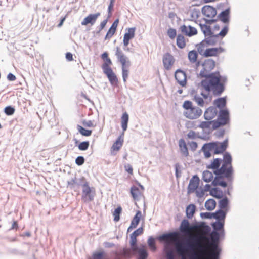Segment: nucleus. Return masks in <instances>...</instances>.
<instances>
[{"instance_id":"obj_1","label":"nucleus","mask_w":259,"mask_h":259,"mask_svg":"<svg viewBox=\"0 0 259 259\" xmlns=\"http://www.w3.org/2000/svg\"><path fill=\"white\" fill-rule=\"evenodd\" d=\"M208 240L206 236L191 235L182 242L175 244L176 252L181 259H197L196 250L201 255H206L209 251V247L202 240Z\"/></svg>"},{"instance_id":"obj_2","label":"nucleus","mask_w":259,"mask_h":259,"mask_svg":"<svg viewBox=\"0 0 259 259\" xmlns=\"http://www.w3.org/2000/svg\"><path fill=\"white\" fill-rule=\"evenodd\" d=\"M232 161V158L230 154L226 152L223 155V160L221 158H215L211 164L207 166V168L213 170V173L215 175L212 182L213 186L226 187L227 185L224 181V178H226L228 182H232L234 170Z\"/></svg>"},{"instance_id":"obj_3","label":"nucleus","mask_w":259,"mask_h":259,"mask_svg":"<svg viewBox=\"0 0 259 259\" xmlns=\"http://www.w3.org/2000/svg\"><path fill=\"white\" fill-rule=\"evenodd\" d=\"M205 79L201 82V85L207 92H212L215 96L220 95L224 91V86L221 82L220 75L219 73H211L207 76H202Z\"/></svg>"},{"instance_id":"obj_4","label":"nucleus","mask_w":259,"mask_h":259,"mask_svg":"<svg viewBox=\"0 0 259 259\" xmlns=\"http://www.w3.org/2000/svg\"><path fill=\"white\" fill-rule=\"evenodd\" d=\"M137 237L130 235V246L131 247L125 248L123 249V254L126 257H130L132 255L138 254L137 259H146L148 257V253L145 249V246L140 245L139 246L137 244Z\"/></svg>"},{"instance_id":"obj_5","label":"nucleus","mask_w":259,"mask_h":259,"mask_svg":"<svg viewBox=\"0 0 259 259\" xmlns=\"http://www.w3.org/2000/svg\"><path fill=\"white\" fill-rule=\"evenodd\" d=\"M178 235L177 232H172L168 233H164L158 237L160 241H165L164 251L165 252L166 259H176L175 255L172 249L170 248V245L174 238Z\"/></svg>"},{"instance_id":"obj_6","label":"nucleus","mask_w":259,"mask_h":259,"mask_svg":"<svg viewBox=\"0 0 259 259\" xmlns=\"http://www.w3.org/2000/svg\"><path fill=\"white\" fill-rule=\"evenodd\" d=\"M80 181L82 183H78V186L82 187L81 199L84 203H88L92 201L95 196V190L94 187L89 186V182L86 181L84 177L80 178Z\"/></svg>"},{"instance_id":"obj_7","label":"nucleus","mask_w":259,"mask_h":259,"mask_svg":"<svg viewBox=\"0 0 259 259\" xmlns=\"http://www.w3.org/2000/svg\"><path fill=\"white\" fill-rule=\"evenodd\" d=\"M220 235L218 232L213 231L210 235V239L211 242L210 243L209 247H211V250H209L210 252L211 259H219L220 249L218 246V243L220 238Z\"/></svg>"},{"instance_id":"obj_8","label":"nucleus","mask_w":259,"mask_h":259,"mask_svg":"<svg viewBox=\"0 0 259 259\" xmlns=\"http://www.w3.org/2000/svg\"><path fill=\"white\" fill-rule=\"evenodd\" d=\"M228 31V27L225 26L219 33L215 34L213 32L211 35L206 36L205 38L204 39V42L208 45H215L219 41V36L221 37H225L227 34Z\"/></svg>"},{"instance_id":"obj_9","label":"nucleus","mask_w":259,"mask_h":259,"mask_svg":"<svg viewBox=\"0 0 259 259\" xmlns=\"http://www.w3.org/2000/svg\"><path fill=\"white\" fill-rule=\"evenodd\" d=\"M229 120V111L227 109L221 110L217 120H214V130L227 124Z\"/></svg>"},{"instance_id":"obj_10","label":"nucleus","mask_w":259,"mask_h":259,"mask_svg":"<svg viewBox=\"0 0 259 259\" xmlns=\"http://www.w3.org/2000/svg\"><path fill=\"white\" fill-rule=\"evenodd\" d=\"M197 226L195 225H191L189 221L187 219H184L181 223L179 230L184 235H189L192 231L196 229Z\"/></svg>"},{"instance_id":"obj_11","label":"nucleus","mask_w":259,"mask_h":259,"mask_svg":"<svg viewBox=\"0 0 259 259\" xmlns=\"http://www.w3.org/2000/svg\"><path fill=\"white\" fill-rule=\"evenodd\" d=\"M203 69L200 71V75L202 76H207L210 75L209 72L212 70L215 66V61L211 59L205 60L202 64Z\"/></svg>"},{"instance_id":"obj_12","label":"nucleus","mask_w":259,"mask_h":259,"mask_svg":"<svg viewBox=\"0 0 259 259\" xmlns=\"http://www.w3.org/2000/svg\"><path fill=\"white\" fill-rule=\"evenodd\" d=\"M202 113V110L197 107H192L190 110L184 112V115L189 119H196Z\"/></svg>"},{"instance_id":"obj_13","label":"nucleus","mask_w":259,"mask_h":259,"mask_svg":"<svg viewBox=\"0 0 259 259\" xmlns=\"http://www.w3.org/2000/svg\"><path fill=\"white\" fill-rule=\"evenodd\" d=\"M199 184V178L197 176H194L190 180L188 186L187 192L191 194L194 192L198 187Z\"/></svg>"},{"instance_id":"obj_14","label":"nucleus","mask_w":259,"mask_h":259,"mask_svg":"<svg viewBox=\"0 0 259 259\" xmlns=\"http://www.w3.org/2000/svg\"><path fill=\"white\" fill-rule=\"evenodd\" d=\"M180 30L183 34L189 37L195 35L197 33V29L190 25H183L180 26Z\"/></svg>"},{"instance_id":"obj_15","label":"nucleus","mask_w":259,"mask_h":259,"mask_svg":"<svg viewBox=\"0 0 259 259\" xmlns=\"http://www.w3.org/2000/svg\"><path fill=\"white\" fill-rule=\"evenodd\" d=\"M101 15L100 12L95 14H90L88 16L85 17L81 22L82 25L85 26L89 24L91 25H94L97 21L98 18Z\"/></svg>"},{"instance_id":"obj_16","label":"nucleus","mask_w":259,"mask_h":259,"mask_svg":"<svg viewBox=\"0 0 259 259\" xmlns=\"http://www.w3.org/2000/svg\"><path fill=\"white\" fill-rule=\"evenodd\" d=\"M175 78L178 83L182 87H185L187 82V76L186 73L181 70H177L175 72Z\"/></svg>"},{"instance_id":"obj_17","label":"nucleus","mask_w":259,"mask_h":259,"mask_svg":"<svg viewBox=\"0 0 259 259\" xmlns=\"http://www.w3.org/2000/svg\"><path fill=\"white\" fill-rule=\"evenodd\" d=\"M163 64L164 67L167 70H170L174 63L173 56L169 53H166L163 57Z\"/></svg>"},{"instance_id":"obj_18","label":"nucleus","mask_w":259,"mask_h":259,"mask_svg":"<svg viewBox=\"0 0 259 259\" xmlns=\"http://www.w3.org/2000/svg\"><path fill=\"white\" fill-rule=\"evenodd\" d=\"M211 143L214 145V149H213L214 154H218L222 153L226 150L227 147L228 141L226 140L221 143L213 142Z\"/></svg>"},{"instance_id":"obj_19","label":"nucleus","mask_w":259,"mask_h":259,"mask_svg":"<svg viewBox=\"0 0 259 259\" xmlns=\"http://www.w3.org/2000/svg\"><path fill=\"white\" fill-rule=\"evenodd\" d=\"M202 14L209 18H213L217 14L216 9L210 6H205L202 9Z\"/></svg>"},{"instance_id":"obj_20","label":"nucleus","mask_w":259,"mask_h":259,"mask_svg":"<svg viewBox=\"0 0 259 259\" xmlns=\"http://www.w3.org/2000/svg\"><path fill=\"white\" fill-rule=\"evenodd\" d=\"M224 51V49L222 47L206 49L203 53V55L206 57L216 56Z\"/></svg>"},{"instance_id":"obj_21","label":"nucleus","mask_w":259,"mask_h":259,"mask_svg":"<svg viewBox=\"0 0 259 259\" xmlns=\"http://www.w3.org/2000/svg\"><path fill=\"white\" fill-rule=\"evenodd\" d=\"M218 110L217 107H210L204 112V117L207 120H210L214 118L218 114Z\"/></svg>"},{"instance_id":"obj_22","label":"nucleus","mask_w":259,"mask_h":259,"mask_svg":"<svg viewBox=\"0 0 259 259\" xmlns=\"http://www.w3.org/2000/svg\"><path fill=\"white\" fill-rule=\"evenodd\" d=\"M127 32L124 34L123 43L125 47H127L129 44L130 39L133 38L135 36L136 28L132 27L127 29Z\"/></svg>"},{"instance_id":"obj_23","label":"nucleus","mask_w":259,"mask_h":259,"mask_svg":"<svg viewBox=\"0 0 259 259\" xmlns=\"http://www.w3.org/2000/svg\"><path fill=\"white\" fill-rule=\"evenodd\" d=\"M103 72L106 75L110 83L112 85H117L118 83V79L115 74L113 72L112 69L104 71Z\"/></svg>"},{"instance_id":"obj_24","label":"nucleus","mask_w":259,"mask_h":259,"mask_svg":"<svg viewBox=\"0 0 259 259\" xmlns=\"http://www.w3.org/2000/svg\"><path fill=\"white\" fill-rule=\"evenodd\" d=\"M142 216V213L140 210L137 211L136 215L133 218L130 226L128 228L127 231L129 232L132 230L133 228H135L138 225L140 218Z\"/></svg>"},{"instance_id":"obj_25","label":"nucleus","mask_w":259,"mask_h":259,"mask_svg":"<svg viewBox=\"0 0 259 259\" xmlns=\"http://www.w3.org/2000/svg\"><path fill=\"white\" fill-rule=\"evenodd\" d=\"M230 12V8L226 9L218 15V18L224 23H228L229 21Z\"/></svg>"},{"instance_id":"obj_26","label":"nucleus","mask_w":259,"mask_h":259,"mask_svg":"<svg viewBox=\"0 0 259 259\" xmlns=\"http://www.w3.org/2000/svg\"><path fill=\"white\" fill-rule=\"evenodd\" d=\"M118 22H119L118 19H116L114 21V22L112 24L111 27L108 31L107 33L105 36V39H109L112 37V36L114 35V34L115 32Z\"/></svg>"},{"instance_id":"obj_27","label":"nucleus","mask_w":259,"mask_h":259,"mask_svg":"<svg viewBox=\"0 0 259 259\" xmlns=\"http://www.w3.org/2000/svg\"><path fill=\"white\" fill-rule=\"evenodd\" d=\"M214 145L211 143L205 144L202 147V150L204 152V156L206 158H209L211 156L210 152L213 151Z\"/></svg>"},{"instance_id":"obj_28","label":"nucleus","mask_w":259,"mask_h":259,"mask_svg":"<svg viewBox=\"0 0 259 259\" xmlns=\"http://www.w3.org/2000/svg\"><path fill=\"white\" fill-rule=\"evenodd\" d=\"M179 146L180 151L185 157L188 156L189 152L186 145V143L183 139H181L179 141Z\"/></svg>"},{"instance_id":"obj_29","label":"nucleus","mask_w":259,"mask_h":259,"mask_svg":"<svg viewBox=\"0 0 259 259\" xmlns=\"http://www.w3.org/2000/svg\"><path fill=\"white\" fill-rule=\"evenodd\" d=\"M193 100L200 107L205 106V103L208 104L209 102L211 100V97H209L208 101H204L203 98L200 95L196 94L195 95L193 98Z\"/></svg>"},{"instance_id":"obj_30","label":"nucleus","mask_w":259,"mask_h":259,"mask_svg":"<svg viewBox=\"0 0 259 259\" xmlns=\"http://www.w3.org/2000/svg\"><path fill=\"white\" fill-rule=\"evenodd\" d=\"M224 225V222H221V221H217L212 224V227L213 229V231H221V236H224L225 232L224 230L223 229Z\"/></svg>"},{"instance_id":"obj_31","label":"nucleus","mask_w":259,"mask_h":259,"mask_svg":"<svg viewBox=\"0 0 259 259\" xmlns=\"http://www.w3.org/2000/svg\"><path fill=\"white\" fill-rule=\"evenodd\" d=\"M115 55L119 62L130 60L128 57L123 53L122 51L118 47L116 48Z\"/></svg>"},{"instance_id":"obj_32","label":"nucleus","mask_w":259,"mask_h":259,"mask_svg":"<svg viewBox=\"0 0 259 259\" xmlns=\"http://www.w3.org/2000/svg\"><path fill=\"white\" fill-rule=\"evenodd\" d=\"M131 193L135 200L138 201L142 197V194L139 189L136 186H133L131 188Z\"/></svg>"},{"instance_id":"obj_33","label":"nucleus","mask_w":259,"mask_h":259,"mask_svg":"<svg viewBox=\"0 0 259 259\" xmlns=\"http://www.w3.org/2000/svg\"><path fill=\"white\" fill-rule=\"evenodd\" d=\"M213 104L216 106L217 108H219L220 110H223L224 107L226 105V100L225 97L219 98L213 101Z\"/></svg>"},{"instance_id":"obj_34","label":"nucleus","mask_w":259,"mask_h":259,"mask_svg":"<svg viewBox=\"0 0 259 259\" xmlns=\"http://www.w3.org/2000/svg\"><path fill=\"white\" fill-rule=\"evenodd\" d=\"M226 213L222 210L219 209L213 213V218L219 221H223L224 222V220L226 218Z\"/></svg>"},{"instance_id":"obj_35","label":"nucleus","mask_w":259,"mask_h":259,"mask_svg":"<svg viewBox=\"0 0 259 259\" xmlns=\"http://www.w3.org/2000/svg\"><path fill=\"white\" fill-rule=\"evenodd\" d=\"M200 27L205 37L212 34L213 31H212L210 26L205 24H200Z\"/></svg>"},{"instance_id":"obj_36","label":"nucleus","mask_w":259,"mask_h":259,"mask_svg":"<svg viewBox=\"0 0 259 259\" xmlns=\"http://www.w3.org/2000/svg\"><path fill=\"white\" fill-rule=\"evenodd\" d=\"M196 207L194 204L189 205L186 210V215L188 219H191L195 212Z\"/></svg>"},{"instance_id":"obj_37","label":"nucleus","mask_w":259,"mask_h":259,"mask_svg":"<svg viewBox=\"0 0 259 259\" xmlns=\"http://www.w3.org/2000/svg\"><path fill=\"white\" fill-rule=\"evenodd\" d=\"M128 122V115L126 112H125L122 114L121 117V126L123 131L127 130Z\"/></svg>"},{"instance_id":"obj_38","label":"nucleus","mask_w":259,"mask_h":259,"mask_svg":"<svg viewBox=\"0 0 259 259\" xmlns=\"http://www.w3.org/2000/svg\"><path fill=\"white\" fill-rule=\"evenodd\" d=\"M202 178L204 182H210L213 180V175L211 172L205 170L203 172Z\"/></svg>"},{"instance_id":"obj_39","label":"nucleus","mask_w":259,"mask_h":259,"mask_svg":"<svg viewBox=\"0 0 259 259\" xmlns=\"http://www.w3.org/2000/svg\"><path fill=\"white\" fill-rule=\"evenodd\" d=\"M210 194L217 198H221L223 196L222 191L218 188H212L210 190Z\"/></svg>"},{"instance_id":"obj_40","label":"nucleus","mask_w":259,"mask_h":259,"mask_svg":"<svg viewBox=\"0 0 259 259\" xmlns=\"http://www.w3.org/2000/svg\"><path fill=\"white\" fill-rule=\"evenodd\" d=\"M215 201L213 199H209L207 200L205 203V206L208 210H213L215 208Z\"/></svg>"},{"instance_id":"obj_41","label":"nucleus","mask_w":259,"mask_h":259,"mask_svg":"<svg viewBox=\"0 0 259 259\" xmlns=\"http://www.w3.org/2000/svg\"><path fill=\"white\" fill-rule=\"evenodd\" d=\"M212 125V127L214 129V120L207 121H202L200 123V124L198 126L199 127L201 128L202 129L205 128H210L211 127V125Z\"/></svg>"},{"instance_id":"obj_42","label":"nucleus","mask_w":259,"mask_h":259,"mask_svg":"<svg viewBox=\"0 0 259 259\" xmlns=\"http://www.w3.org/2000/svg\"><path fill=\"white\" fill-rule=\"evenodd\" d=\"M177 45L181 48H184L186 46V42L184 36L181 34H178L177 37Z\"/></svg>"},{"instance_id":"obj_43","label":"nucleus","mask_w":259,"mask_h":259,"mask_svg":"<svg viewBox=\"0 0 259 259\" xmlns=\"http://www.w3.org/2000/svg\"><path fill=\"white\" fill-rule=\"evenodd\" d=\"M122 142H123V140H121L120 138H119L115 141V142L114 143V144L112 146V147H111L112 151H118L120 149V148L121 147V146L122 145Z\"/></svg>"},{"instance_id":"obj_44","label":"nucleus","mask_w":259,"mask_h":259,"mask_svg":"<svg viewBox=\"0 0 259 259\" xmlns=\"http://www.w3.org/2000/svg\"><path fill=\"white\" fill-rule=\"evenodd\" d=\"M112 64V61L111 59L109 58H107L104 60V63L102 64V68L103 69V71H106L108 70H111L112 68L110 67V65Z\"/></svg>"},{"instance_id":"obj_45","label":"nucleus","mask_w":259,"mask_h":259,"mask_svg":"<svg viewBox=\"0 0 259 259\" xmlns=\"http://www.w3.org/2000/svg\"><path fill=\"white\" fill-rule=\"evenodd\" d=\"M77 129L78 130V132L83 136H89L92 134L91 130L85 129L79 125H77Z\"/></svg>"},{"instance_id":"obj_46","label":"nucleus","mask_w":259,"mask_h":259,"mask_svg":"<svg viewBox=\"0 0 259 259\" xmlns=\"http://www.w3.org/2000/svg\"><path fill=\"white\" fill-rule=\"evenodd\" d=\"M197 58V53L196 51L192 50L188 53V58L190 61L192 63H195L196 61Z\"/></svg>"},{"instance_id":"obj_47","label":"nucleus","mask_w":259,"mask_h":259,"mask_svg":"<svg viewBox=\"0 0 259 259\" xmlns=\"http://www.w3.org/2000/svg\"><path fill=\"white\" fill-rule=\"evenodd\" d=\"M228 199L227 197L223 198L219 202L218 207L222 210L225 208L228 204Z\"/></svg>"},{"instance_id":"obj_48","label":"nucleus","mask_w":259,"mask_h":259,"mask_svg":"<svg viewBox=\"0 0 259 259\" xmlns=\"http://www.w3.org/2000/svg\"><path fill=\"white\" fill-rule=\"evenodd\" d=\"M122 208L120 206L116 208L113 212L114 221L117 222L120 219V214L121 212Z\"/></svg>"},{"instance_id":"obj_49","label":"nucleus","mask_w":259,"mask_h":259,"mask_svg":"<svg viewBox=\"0 0 259 259\" xmlns=\"http://www.w3.org/2000/svg\"><path fill=\"white\" fill-rule=\"evenodd\" d=\"M148 244L152 251H155L156 247L155 244V239L152 237H150L148 240Z\"/></svg>"},{"instance_id":"obj_50","label":"nucleus","mask_w":259,"mask_h":259,"mask_svg":"<svg viewBox=\"0 0 259 259\" xmlns=\"http://www.w3.org/2000/svg\"><path fill=\"white\" fill-rule=\"evenodd\" d=\"M80 182L82 183V181H80V179H78V180H76V178H74V179H72L70 181H68L67 182V184H68V187H70L71 188H72L74 187V186L75 185L77 186H78L77 185V183H80Z\"/></svg>"},{"instance_id":"obj_51","label":"nucleus","mask_w":259,"mask_h":259,"mask_svg":"<svg viewBox=\"0 0 259 259\" xmlns=\"http://www.w3.org/2000/svg\"><path fill=\"white\" fill-rule=\"evenodd\" d=\"M89 147V141H84L81 142L78 145V149L81 151H85Z\"/></svg>"},{"instance_id":"obj_52","label":"nucleus","mask_w":259,"mask_h":259,"mask_svg":"<svg viewBox=\"0 0 259 259\" xmlns=\"http://www.w3.org/2000/svg\"><path fill=\"white\" fill-rule=\"evenodd\" d=\"M206 45L207 44H206L205 42H204V40H203L198 45V47H197V50L200 54L203 55V53L205 51L204 49L206 47Z\"/></svg>"},{"instance_id":"obj_53","label":"nucleus","mask_w":259,"mask_h":259,"mask_svg":"<svg viewBox=\"0 0 259 259\" xmlns=\"http://www.w3.org/2000/svg\"><path fill=\"white\" fill-rule=\"evenodd\" d=\"M5 113L7 115H12L15 112V109L11 106H7L5 108Z\"/></svg>"},{"instance_id":"obj_54","label":"nucleus","mask_w":259,"mask_h":259,"mask_svg":"<svg viewBox=\"0 0 259 259\" xmlns=\"http://www.w3.org/2000/svg\"><path fill=\"white\" fill-rule=\"evenodd\" d=\"M167 35L170 39H174L177 35L176 30L174 28H169L167 31Z\"/></svg>"},{"instance_id":"obj_55","label":"nucleus","mask_w":259,"mask_h":259,"mask_svg":"<svg viewBox=\"0 0 259 259\" xmlns=\"http://www.w3.org/2000/svg\"><path fill=\"white\" fill-rule=\"evenodd\" d=\"M121 64L122 70L128 69L131 66L130 60L120 62Z\"/></svg>"},{"instance_id":"obj_56","label":"nucleus","mask_w":259,"mask_h":259,"mask_svg":"<svg viewBox=\"0 0 259 259\" xmlns=\"http://www.w3.org/2000/svg\"><path fill=\"white\" fill-rule=\"evenodd\" d=\"M183 107L186 110V111H188L193 107L192 103L191 101H185L183 103Z\"/></svg>"},{"instance_id":"obj_57","label":"nucleus","mask_w":259,"mask_h":259,"mask_svg":"<svg viewBox=\"0 0 259 259\" xmlns=\"http://www.w3.org/2000/svg\"><path fill=\"white\" fill-rule=\"evenodd\" d=\"M200 217L203 219H212L213 218V213L211 212H201Z\"/></svg>"},{"instance_id":"obj_58","label":"nucleus","mask_w":259,"mask_h":259,"mask_svg":"<svg viewBox=\"0 0 259 259\" xmlns=\"http://www.w3.org/2000/svg\"><path fill=\"white\" fill-rule=\"evenodd\" d=\"M128 69L122 70V75L124 82H126V79L128 76Z\"/></svg>"},{"instance_id":"obj_59","label":"nucleus","mask_w":259,"mask_h":259,"mask_svg":"<svg viewBox=\"0 0 259 259\" xmlns=\"http://www.w3.org/2000/svg\"><path fill=\"white\" fill-rule=\"evenodd\" d=\"M84 162V158L83 156H78L75 159V163L78 165H81Z\"/></svg>"},{"instance_id":"obj_60","label":"nucleus","mask_w":259,"mask_h":259,"mask_svg":"<svg viewBox=\"0 0 259 259\" xmlns=\"http://www.w3.org/2000/svg\"><path fill=\"white\" fill-rule=\"evenodd\" d=\"M82 124L85 127H95L96 126V124H95L94 123V122L91 120H88V121L84 120L82 122Z\"/></svg>"},{"instance_id":"obj_61","label":"nucleus","mask_w":259,"mask_h":259,"mask_svg":"<svg viewBox=\"0 0 259 259\" xmlns=\"http://www.w3.org/2000/svg\"><path fill=\"white\" fill-rule=\"evenodd\" d=\"M143 228L140 227L138 229H137L136 230L134 231L131 235L137 237L139 235L142 234L143 233Z\"/></svg>"},{"instance_id":"obj_62","label":"nucleus","mask_w":259,"mask_h":259,"mask_svg":"<svg viewBox=\"0 0 259 259\" xmlns=\"http://www.w3.org/2000/svg\"><path fill=\"white\" fill-rule=\"evenodd\" d=\"M115 0H110V4L108 8V17H110L111 15V11L113 9L114 3Z\"/></svg>"},{"instance_id":"obj_63","label":"nucleus","mask_w":259,"mask_h":259,"mask_svg":"<svg viewBox=\"0 0 259 259\" xmlns=\"http://www.w3.org/2000/svg\"><path fill=\"white\" fill-rule=\"evenodd\" d=\"M187 137L190 139H195L197 138V135L194 131L191 130L188 133Z\"/></svg>"},{"instance_id":"obj_64","label":"nucleus","mask_w":259,"mask_h":259,"mask_svg":"<svg viewBox=\"0 0 259 259\" xmlns=\"http://www.w3.org/2000/svg\"><path fill=\"white\" fill-rule=\"evenodd\" d=\"M103 254L102 252H98L94 254L93 259H103Z\"/></svg>"}]
</instances>
